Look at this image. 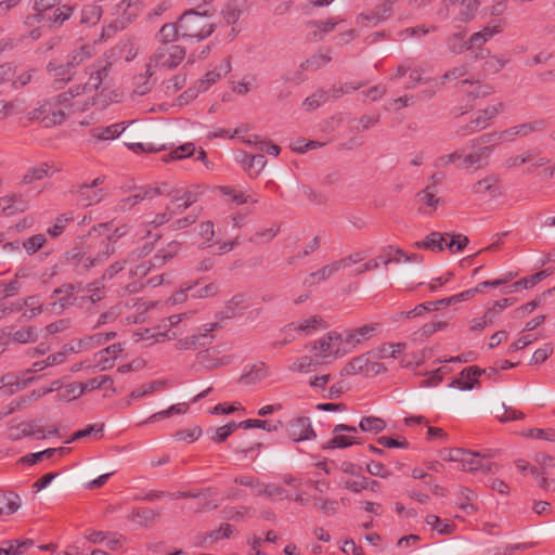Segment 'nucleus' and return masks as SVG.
Returning <instances> with one entry per match:
<instances>
[{
  "instance_id": "obj_1",
  "label": "nucleus",
  "mask_w": 555,
  "mask_h": 555,
  "mask_svg": "<svg viewBox=\"0 0 555 555\" xmlns=\"http://www.w3.org/2000/svg\"><path fill=\"white\" fill-rule=\"evenodd\" d=\"M104 225H93L87 234L79 236L74 247L66 251V261L78 274L104 263L114 253L115 246L104 231Z\"/></svg>"
},
{
  "instance_id": "obj_2",
  "label": "nucleus",
  "mask_w": 555,
  "mask_h": 555,
  "mask_svg": "<svg viewBox=\"0 0 555 555\" xmlns=\"http://www.w3.org/2000/svg\"><path fill=\"white\" fill-rule=\"evenodd\" d=\"M210 16L208 11L188 10L182 13L178 18L181 38L201 41L209 37L215 30Z\"/></svg>"
},
{
  "instance_id": "obj_3",
  "label": "nucleus",
  "mask_w": 555,
  "mask_h": 555,
  "mask_svg": "<svg viewBox=\"0 0 555 555\" xmlns=\"http://www.w3.org/2000/svg\"><path fill=\"white\" fill-rule=\"evenodd\" d=\"M344 336L341 333L332 331L312 344L311 352L317 358L340 357L348 352L343 349Z\"/></svg>"
},
{
  "instance_id": "obj_4",
  "label": "nucleus",
  "mask_w": 555,
  "mask_h": 555,
  "mask_svg": "<svg viewBox=\"0 0 555 555\" xmlns=\"http://www.w3.org/2000/svg\"><path fill=\"white\" fill-rule=\"evenodd\" d=\"M185 49L179 44H160L150 57L151 67L175 68L185 57Z\"/></svg>"
},
{
  "instance_id": "obj_5",
  "label": "nucleus",
  "mask_w": 555,
  "mask_h": 555,
  "mask_svg": "<svg viewBox=\"0 0 555 555\" xmlns=\"http://www.w3.org/2000/svg\"><path fill=\"white\" fill-rule=\"evenodd\" d=\"M499 371L500 370L496 365L490 366L487 369H480L477 365H472V366L463 369L462 372L460 373V377L453 379L449 384V387H451V388L457 387L461 390H470L476 386H478V387L480 386V382L478 379L479 376L485 374L489 378H495L496 375L499 374Z\"/></svg>"
},
{
  "instance_id": "obj_6",
  "label": "nucleus",
  "mask_w": 555,
  "mask_h": 555,
  "mask_svg": "<svg viewBox=\"0 0 555 555\" xmlns=\"http://www.w3.org/2000/svg\"><path fill=\"white\" fill-rule=\"evenodd\" d=\"M112 64L107 61H100L87 67L86 73L89 79L83 85H77L83 88V93H91L96 91L102 82L107 78Z\"/></svg>"
},
{
  "instance_id": "obj_7",
  "label": "nucleus",
  "mask_w": 555,
  "mask_h": 555,
  "mask_svg": "<svg viewBox=\"0 0 555 555\" xmlns=\"http://www.w3.org/2000/svg\"><path fill=\"white\" fill-rule=\"evenodd\" d=\"M447 5L454 20L468 23L475 18L479 8V0H447Z\"/></svg>"
},
{
  "instance_id": "obj_8",
  "label": "nucleus",
  "mask_w": 555,
  "mask_h": 555,
  "mask_svg": "<svg viewBox=\"0 0 555 555\" xmlns=\"http://www.w3.org/2000/svg\"><path fill=\"white\" fill-rule=\"evenodd\" d=\"M463 297H464V295L456 294L451 297L438 299L435 301H427L424 304H420L412 310L400 312L399 315L401 318H406V319L421 317V315L425 314L426 312L436 311V310L449 307L450 305L459 304V302H461V298H463Z\"/></svg>"
},
{
  "instance_id": "obj_9",
  "label": "nucleus",
  "mask_w": 555,
  "mask_h": 555,
  "mask_svg": "<svg viewBox=\"0 0 555 555\" xmlns=\"http://www.w3.org/2000/svg\"><path fill=\"white\" fill-rule=\"evenodd\" d=\"M287 435L295 442L311 440L317 437L311 421L307 416H299L289 421L287 424Z\"/></svg>"
},
{
  "instance_id": "obj_10",
  "label": "nucleus",
  "mask_w": 555,
  "mask_h": 555,
  "mask_svg": "<svg viewBox=\"0 0 555 555\" xmlns=\"http://www.w3.org/2000/svg\"><path fill=\"white\" fill-rule=\"evenodd\" d=\"M505 22L503 20H495L486 24L481 30L474 33L469 40L465 43L467 49L480 48L495 35L503 31Z\"/></svg>"
},
{
  "instance_id": "obj_11",
  "label": "nucleus",
  "mask_w": 555,
  "mask_h": 555,
  "mask_svg": "<svg viewBox=\"0 0 555 555\" xmlns=\"http://www.w3.org/2000/svg\"><path fill=\"white\" fill-rule=\"evenodd\" d=\"M385 371L383 364L377 362H370L365 356H359L349 361L343 369V375H354L363 373L365 375L378 374Z\"/></svg>"
},
{
  "instance_id": "obj_12",
  "label": "nucleus",
  "mask_w": 555,
  "mask_h": 555,
  "mask_svg": "<svg viewBox=\"0 0 555 555\" xmlns=\"http://www.w3.org/2000/svg\"><path fill=\"white\" fill-rule=\"evenodd\" d=\"M379 327V323H371L353 330H346L341 333L344 336V343L345 345L354 348L357 345L371 339Z\"/></svg>"
},
{
  "instance_id": "obj_13",
  "label": "nucleus",
  "mask_w": 555,
  "mask_h": 555,
  "mask_svg": "<svg viewBox=\"0 0 555 555\" xmlns=\"http://www.w3.org/2000/svg\"><path fill=\"white\" fill-rule=\"evenodd\" d=\"M103 182V179L98 177L90 184L83 183L77 186L75 191L78 196V202L82 206H91L98 204L104 196L102 189L94 190Z\"/></svg>"
},
{
  "instance_id": "obj_14",
  "label": "nucleus",
  "mask_w": 555,
  "mask_h": 555,
  "mask_svg": "<svg viewBox=\"0 0 555 555\" xmlns=\"http://www.w3.org/2000/svg\"><path fill=\"white\" fill-rule=\"evenodd\" d=\"M47 70L53 78L52 88L60 90L69 82L75 75V72L66 64L52 60L47 65Z\"/></svg>"
},
{
  "instance_id": "obj_15",
  "label": "nucleus",
  "mask_w": 555,
  "mask_h": 555,
  "mask_svg": "<svg viewBox=\"0 0 555 555\" xmlns=\"http://www.w3.org/2000/svg\"><path fill=\"white\" fill-rule=\"evenodd\" d=\"M231 68V57H224L217 67H215L212 70L207 72L204 78L197 81L198 91H207L214 83H216L223 76L230 73Z\"/></svg>"
},
{
  "instance_id": "obj_16",
  "label": "nucleus",
  "mask_w": 555,
  "mask_h": 555,
  "mask_svg": "<svg viewBox=\"0 0 555 555\" xmlns=\"http://www.w3.org/2000/svg\"><path fill=\"white\" fill-rule=\"evenodd\" d=\"M75 8L68 4H60L50 12H44L43 24L50 28L61 27L73 15Z\"/></svg>"
},
{
  "instance_id": "obj_17",
  "label": "nucleus",
  "mask_w": 555,
  "mask_h": 555,
  "mask_svg": "<svg viewBox=\"0 0 555 555\" xmlns=\"http://www.w3.org/2000/svg\"><path fill=\"white\" fill-rule=\"evenodd\" d=\"M472 191L474 194L478 195L488 194L491 198H496L503 195L502 188L499 185V178L494 175L477 181L473 185Z\"/></svg>"
},
{
  "instance_id": "obj_18",
  "label": "nucleus",
  "mask_w": 555,
  "mask_h": 555,
  "mask_svg": "<svg viewBox=\"0 0 555 555\" xmlns=\"http://www.w3.org/2000/svg\"><path fill=\"white\" fill-rule=\"evenodd\" d=\"M236 160L242 164L250 177L258 176L267 164V158L263 154L249 155L245 152H241Z\"/></svg>"
},
{
  "instance_id": "obj_19",
  "label": "nucleus",
  "mask_w": 555,
  "mask_h": 555,
  "mask_svg": "<svg viewBox=\"0 0 555 555\" xmlns=\"http://www.w3.org/2000/svg\"><path fill=\"white\" fill-rule=\"evenodd\" d=\"M393 3L392 0H384L382 3L376 4L371 12L359 14L358 21L362 24H364V22H374L376 24L387 20L392 14Z\"/></svg>"
},
{
  "instance_id": "obj_20",
  "label": "nucleus",
  "mask_w": 555,
  "mask_h": 555,
  "mask_svg": "<svg viewBox=\"0 0 555 555\" xmlns=\"http://www.w3.org/2000/svg\"><path fill=\"white\" fill-rule=\"evenodd\" d=\"M139 0H121L113 9V20H127L129 25L138 15Z\"/></svg>"
},
{
  "instance_id": "obj_21",
  "label": "nucleus",
  "mask_w": 555,
  "mask_h": 555,
  "mask_svg": "<svg viewBox=\"0 0 555 555\" xmlns=\"http://www.w3.org/2000/svg\"><path fill=\"white\" fill-rule=\"evenodd\" d=\"M547 127L545 119H538L529 122H525L518 126L511 127L505 130L506 138L515 139V137H527L528 134L537 131H543Z\"/></svg>"
},
{
  "instance_id": "obj_22",
  "label": "nucleus",
  "mask_w": 555,
  "mask_h": 555,
  "mask_svg": "<svg viewBox=\"0 0 555 555\" xmlns=\"http://www.w3.org/2000/svg\"><path fill=\"white\" fill-rule=\"evenodd\" d=\"M127 126L125 122H117L109 126H98L90 130V135L96 141H107L118 138Z\"/></svg>"
},
{
  "instance_id": "obj_23",
  "label": "nucleus",
  "mask_w": 555,
  "mask_h": 555,
  "mask_svg": "<svg viewBox=\"0 0 555 555\" xmlns=\"http://www.w3.org/2000/svg\"><path fill=\"white\" fill-rule=\"evenodd\" d=\"M483 457L479 452H472L468 450V455L462 460V469L467 472L482 470L485 473L493 472V467L496 466L493 463H483Z\"/></svg>"
},
{
  "instance_id": "obj_24",
  "label": "nucleus",
  "mask_w": 555,
  "mask_h": 555,
  "mask_svg": "<svg viewBox=\"0 0 555 555\" xmlns=\"http://www.w3.org/2000/svg\"><path fill=\"white\" fill-rule=\"evenodd\" d=\"M51 170L52 166L49 163H41L37 166H33L25 172L20 184L29 185L37 181H41L44 178L52 176L53 172Z\"/></svg>"
},
{
  "instance_id": "obj_25",
  "label": "nucleus",
  "mask_w": 555,
  "mask_h": 555,
  "mask_svg": "<svg viewBox=\"0 0 555 555\" xmlns=\"http://www.w3.org/2000/svg\"><path fill=\"white\" fill-rule=\"evenodd\" d=\"M417 203L420 204V211L423 214L434 211L441 203V198L436 196L435 185L427 186L416 195Z\"/></svg>"
},
{
  "instance_id": "obj_26",
  "label": "nucleus",
  "mask_w": 555,
  "mask_h": 555,
  "mask_svg": "<svg viewBox=\"0 0 555 555\" xmlns=\"http://www.w3.org/2000/svg\"><path fill=\"white\" fill-rule=\"evenodd\" d=\"M444 235L440 232L434 231L425 236L423 241L415 242L414 247L417 249H426L434 253H441L444 250L446 238Z\"/></svg>"
},
{
  "instance_id": "obj_27",
  "label": "nucleus",
  "mask_w": 555,
  "mask_h": 555,
  "mask_svg": "<svg viewBox=\"0 0 555 555\" xmlns=\"http://www.w3.org/2000/svg\"><path fill=\"white\" fill-rule=\"evenodd\" d=\"M180 248L181 243L177 241H171L170 243L167 244L166 247L158 250L157 254L154 255V257L150 261L151 266L154 268H159L164 266L166 262H168L179 254Z\"/></svg>"
},
{
  "instance_id": "obj_28",
  "label": "nucleus",
  "mask_w": 555,
  "mask_h": 555,
  "mask_svg": "<svg viewBox=\"0 0 555 555\" xmlns=\"http://www.w3.org/2000/svg\"><path fill=\"white\" fill-rule=\"evenodd\" d=\"M326 327H327L326 322L320 315H312L299 324H296L294 322L289 323L288 325L285 326L284 330L309 334L319 328H326Z\"/></svg>"
},
{
  "instance_id": "obj_29",
  "label": "nucleus",
  "mask_w": 555,
  "mask_h": 555,
  "mask_svg": "<svg viewBox=\"0 0 555 555\" xmlns=\"http://www.w3.org/2000/svg\"><path fill=\"white\" fill-rule=\"evenodd\" d=\"M504 109V104L502 102L486 107L485 109H480L477 113V116L473 118V124H475V128H479L480 130L485 129L489 124L488 121L495 118Z\"/></svg>"
},
{
  "instance_id": "obj_30",
  "label": "nucleus",
  "mask_w": 555,
  "mask_h": 555,
  "mask_svg": "<svg viewBox=\"0 0 555 555\" xmlns=\"http://www.w3.org/2000/svg\"><path fill=\"white\" fill-rule=\"evenodd\" d=\"M21 507V498L11 491H0V516L14 514Z\"/></svg>"
},
{
  "instance_id": "obj_31",
  "label": "nucleus",
  "mask_w": 555,
  "mask_h": 555,
  "mask_svg": "<svg viewBox=\"0 0 555 555\" xmlns=\"http://www.w3.org/2000/svg\"><path fill=\"white\" fill-rule=\"evenodd\" d=\"M269 372L267 365L263 362H260L258 364H254L248 372L244 373L240 377L238 382L243 385H254L267 378Z\"/></svg>"
},
{
  "instance_id": "obj_32",
  "label": "nucleus",
  "mask_w": 555,
  "mask_h": 555,
  "mask_svg": "<svg viewBox=\"0 0 555 555\" xmlns=\"http://www.w3.org/2000/svg\"><path fill=\"white\" fill-rule=\"evenodd\" d=\"M81 94H83V88L73 86L67 91L51 98L49 101L52 102V108L59 105H63L65 107H74L77 105V103H73V100Z\"/></svg>"
},
{
  "instance_id": "obj_33",
  "label": "nucleus",
  "mask_w": 555,
  "mask_h": 555,
  "mask_svg": "<svg viewBox=\"0 0 555 555\" xmlns=\"http://www.w3.org/2000/svg\"><path fill=\"white\" fill-rule=\"evenodd\" d=\"M179 37L181 38L179 21L164 24L157 34V40L160 44H170Z\"/></svg>"
},
{
  "instance_id": "obj_34",
  "label": "nucleus",
  "mask_w": 555,
  "mask_h": 555,
  "mask_svg": "<svg viewBox=\"0 0 555 555\" xmlns=\"http://www.w3.org/2000/svg\"><path fill=\"white\" fill-rule=\"evenodd\" d=\"M153 70L151 67V64L146 65V69L144 74H140L133 77V86H134V92L140 95H144L153 87V82L151 80L153 76Z\"/></svg>"
},
{
  "instance_id": "obj_35",
  "label": "nucleus",
  "mask_w": 555,
  "mask_h": 555,
  "mask_svg": "<svg viewBox=\"0 0 555 555\" xmlns=\"http://www.w3.org/2000/svg\"><path fill=\"white\" fill-rule=\"evenodd\" d=\"M551 274H552V269H545V270L539 271L532 275L522 278L519 281L512 284L511 292H515V291L519 289L520 287L525 288V289L532 288L534 285H537L539 282H541L542 280H544L545 278H547Z\"/></svg>"
},
{
  "instance_id": "obj_36",
  "label": "nucleus",
  "mask_w": 555,
  "mask_h": 555,
  "mask_svg": "<svg viewBox=\"0 0 555 555\" xmlns=\"http://www.w3.org/2000/svg\"><path fill=\"white\" fill-rule=\"evenodd\" d=\"M158 516L159 513L150 507H139L132 509L128 518L138 522L140 526L146 527L149 524L155 521Z\"/></svg>"
},
{
  "instance_id": "obj_37",
  "label": "nucleus",
  "mask_w": 555,
  "mask_h": 555,
  "mask_svg": "<svg viewBox=\"0 0 555 555\" xmlns=\"http://www.w3.org/2000/svg\"><path fill=\"white\" fill-rule=\"evenodd\" d=\"M17 429L20 430L13 438L20 439L21 437H36L38 439L46 438V433L43 427L38 424L36 421H30L28 423H22Z\"/></svg>"
},
{
  "instance_id": "obj_38",
  "label": "nucleus",
  "mask_w": 555,
  "mask_h": 555,
  "mask_svg": "<svg viewBox=\"0 0 555 555\" xmlns=\"http://www.w3.org/2000/svg\"><path fill=\"white\" fill-rule=\"evenodd\" d=\"M102 8L96 4L83 5L80 11L79 24L81 25H94L102 16Z\"/></svg>"
},
{
  "instance_id": "obj_39",
  "label": "nucleus",
  "mask_w": 555,
  "mask_h": 555,
  "mask_svg": "<svg viewBox=\"0 0 555 555\" xmlns=\"http://www.w3.org/2000/svg\"><path fill=\"white\" fill-rule=\"evenodd\" d=\"M237 426H240V428L243 429L260 428L267 431H276L279 430V428L283 427L284 424L282 421H278L276 423L273 424L269 421L249 418L240 422Z\"/></svg>"
},
{
  "instance_id": "obj_40",
  "label": "nucleus",
  "mask_w": 555,
  "mask_h": 555,
  "mask_svg": "<svg viewBox=\"0 0 555 555\" xmlns=\"http://www.w3.org/2000/svg\"><path fill=\"white\" fill-rule=\"evenodd\" d=\"M66 351H60L53 354H50L46 360L36 361L30 369L26 371V373H36L44 370L46 367L53 366L56 364H61L65 361Z\"/></svg>"
},
{
  "instance_id": "obj_41",
  "label": "nucleus",
  "mask_w": 555,
  "mask_h": 555,
  "mask_svg": "<svg viewBox=\"0 0 555 555\" xmlns=\"http://www.w3.org/2000/svg\"><path fill=\"white\" fill-rule=\"evenodd\" d=\"M62 0H34L33 10L35 14L33 18L35 22L40 23L44 16V12L52 11L55 7L60 5Z\"/></svg>"
},
{
  "instance_id": "obj_42",
  "label": "nucleus",
  "mask_w": 555,
  "mask_h": 555,
  "mask_svg": "<svg viewBox=\"0 0 555 555\" xmlns=\"http://www.w3.org/2000/svg\"><path fill=\"white\" fill-rule=\"evenodd\" d=\"M146 190H147L149 198H153L157 195H166L170 198L171 203L179 202V197H177L178 189L171 188L167 182H163L155 188L146 186Z\"/></svg>"
},
{
  "instance_id": "obj_43",
  "label": "nucleus",
  "mask_w": 555,
  "mask_h": 555,
  "mask_svg": "<svg viewBox=\"0 0 555 555\" xmlns=\"http://www.w3.org/2000/svg\"><path fill=\"white\" fill-rule=\"evenodd\" d=\"M362 431L379 434L386 428V422L377 416H365L360 421Z\"/></svg>"
},
{
  "instance_id": "obj_44",
  "label": "nucleus",
  "mask_w": 555,
  "mask_h": 555,
  "mask_svg": "<svg viewBox=\"0 0 555 555\" xmlns=\"http://www.w3.org/2000/svg\"><path fill=\"white\" fill-rule=\"evenodd\" d=\"M503 141H512V139L506 138L505 130L501 132L485 133L478 137L477 139L473 140L472 146H476L479 144H488L492 149V146L498 145Z\"/></svg>"
},
{
  "instance_id": "obj_45",
  "label": "nucleus",
  "mask_w": 555,
  "mask_h": 555,
  "mask_svg": "<svg viewBox=\"0 0 555 555\" xmlns=\"http://www.w3.org/2000/svg\"><path fill=\"white\" fill-rule=\"evenodd\" d=\"M490 153H491V147L483 146L470 154H467V155L462 154V158L459 159V160H461L460 167L461 168H469L470 166L479 163L481 160V158L488 157L490 155Z\"/></svg>"
},
{
  "instance_id": "obj_46",
  "label": "nucleus",
  "mask_w": 555,
  "mask_h": 555,
  "mask_svg": "<svg viewBox=\"0 0 555 555\" xmlns=\"http://www.w3.org/2000/svg\"><path fill=\"white\" fill-rule=\"evenodd\" d=\"M330 99H332L330 90H318L312 95L306 98L302 104L308 111H314Z\"/></svg>"
},
{
  "instance_id": "obj_47",
  "label": "nucleus",
  "mask_w": 555,
  "mask_h": 555,
  "mask_svg": "<svg viewBox=\"0 0 555 555\" xmlns=\"http://www.w3.org/2000/svg\"><path fill=\"white\" fill-rule=\"evenodd\" d=\"M86 292L90 293L89 296H85L81 298L83 301H90L95 304L100 301L104 297V284L101 279L93 281L86 285Z\"/></svg>"
},
{
  "instance_id": "obj_48",
  "label": "nucleus",
  "mask_w": 555,
  "mask_h": 555,
  "mask_svg": "<svg viewBox=\"0 0 555 555\" xmlns=\"http://www.w3.org/2000/svg\"><path fill=\"white\" fill-rule=\"evenodd\" d=\"M237 424L238 423L231 421L224 426L211 429L212 434L210 436V439L217 443L224 442L237 428H240Z\"/></svg>"
},
{
  "instance_id": "obj_49",
  "label": "nucleus",
  "mask_w": 555,
  "mask_h": 555,
  "mask_svg": "<svg viewBox=\"0 0 555 555\" xmlns=\"http://www.w3.org/2000/svg\"><path fill=\"white\" fill-rule=\"evenodd\" d=\"M426 524L429 525L434 530L440 534H450L454 531L455 525L452 521L443 522L440 517L436 515H427L425 519Z\"/></svg>"
},
{
  "instance_id": "obj_50",
  "label": "nucleus",
  "mask_w": 555,
  "mask_h": 555,
  "mask_svg": "<svg viewBox=\"0 0 555 555\" xmlns=\"http://www.w3.org/2000/svg\"><path fill=\"white\" fill-rule=\"evenodd\" d=\"M145 198H149L146 186L140 188L135 191V193L120 199L118 206L121 210H127L144 201Z\"/></svg>"
},
{
  "instance_id": "obj_51",
  "label": "nucleus",
  "mask_w": 555,
  "mask_h": 555,
  "mask_svg": "<svg viewBox=\"0 0 555 555\" xmlns=\"http://www.w3.org/2000/svg\"><path fill=\"white\" fill-rule=\"evenodd\" d=\"M60 298L50 304L49 310L53 313L60 314L76 301V297L69 293H60Z\"/></svg>"
},
{
  "instance_id": "obj_52",
  "label": "nucleus",
  "mask_w": 555,
  "mask_h": 555,
  "mask_svg": "<svg viewBox=\"0 0 555 555\" xmlns=\"http://www.w3.org/2000/svg\"><path fill=\"white\" fill-rule=\"evenodd\" d=\"M203 188L198 184H193L186 189H178V196L180 201H186L189 203H196L198 197L203 194Z\"/></svg>"
},
{
  "instance_id": "obj_53",
  "label": "nucleus",
  "mask_w": 555,
  "mask_h": 555,
  "mask_svg": "<svg viewBox=\"0 0 555 555\" xmlns=\"http://www.w3.org/2000/svg\"><path fill=\"white\" fill-rule=\"evenodd\" d=\"M501 285H504V280L483 281L479 283L475 288L466 289L459 295H464V297L461 298V301H465L473 298L476 294L482 293L483 288L486 287H499Z\"/></svg>"
},
{
  "instance_id": "obj_54",
  "label": "nucleus",
  "mask_w": 555,
  "mask_h": 555,
  "mask_svg": "<svg viewBox=\"0 0 555 555\" xmlns=\"http://www.w3.org/2000/svg\"><path fill=\"white\" fill-rule=\"evenodd\" d=\"M360 443H362V442L353 436L335 434V436L327 442V448L344 449V448H348L352 444H360Z\"/></svg>"
},
{
  "instance_id": "obj_55",
  "label": "nucleus",
  "mask_w": 555,
  "mask_h": 555,
  "mask_svg": "<svg viewBox=\"0 0 555 555\" xmlns=\"http://www.w3.org/2000/svg\"><path fill=\"white\" fill-rule=\"evenodd\" d=\"M90 56L91 53L89 49L82 46L78 50H75L70 54H68L67 61L65 63L74 70L77 66H79Z\"/></svg>"
},
{
  "instance_id": "obj_56",
  "label": "nucleus",
  "mask_w": 555,
  "mask_h": 555,
  "mask_svg": "<svg viewBox=\"0 0 555 555\" xmlns=\"http://www.w3.org/2000/svg\"><path fill=\"white\" fill-rule=\"evenodd\" d=\"M104 429V424H92L88 427L75 431L72 437L65 440V443H72L74 441L90 437L92 434H101Z\"/></svg>"
},
{
  "instance_id": "obj_57",
  "label": "nucleus",
  "mask_w": 555,
  "mask_h": 555,
  "mask_svg": "<svg viewBox=\"0 0 555 555\" xmlns=\"http://www.w3.org/2000/svg\"><path fill=\"white\" fill-rule=\"evenodd\" d=\"M47 240L43 234H35L24 241L22 246L25 248L28 255H34L44 246Z\"/></svg>"
},
{
  "instance_id": "obj_58",
  "label": "nucleus",
  "mask_w": 555,
  "mask_h": 555,
  "mask_svg": "<svg viewBox=\"0 0 555 555\" xmlns=\"http://www.w3.org/2000/svg\"><path fill=\"white\" fill-rule=\"evenodd\" d=\"M73 220L74 217L72 215L63 214L59 216L55 219L53 227L48 229V234L53 238L59 237L65 231L67 223L72 222Z\"/></svg>"
},
{
  "instance_id": "obj_59",
  "label": "nucleus",
  "mask_w": 555,
  "mask_h": 555,
  "mask_svg": "<svg viewBox=\"0 0 555 555\" xmlns=\"http://www.w3.org/2000/svg\"><path fill=\"white\" fill-rule=\"evenodd\" d=\"M194 152L195 145L193 143H185L171 151L166 157H164V162H168L169 159L175 160L186 158L192 156Z\"/></svg>"
},
{
  "instance_id": "obj_60",
  "label": "nucleus",
  "mask_w": 555,
  "mask_h": 555,
  "mask_svg": "<svg viewBox=\"0 0 555 555\" xmlns=\"http://www.w3.org/2000/svg\"><path fill=\"white\" fill-rule=\"evenodd\" d=\"M16 203H23L21 196L16 194L0 198V207L2 208V211L8 216L15 214L17 210H23V208L15 206Z\"/></svg>"
},
{
  "instance_id": "obj_61",
  "label": "nucleus",
  "mask_w": 555,
  "mask_h": 555,
  "mask_svg": "<svg viewBox=\"0 0 555 555\" xmlns=\"http://www.w3.org/2000/svg\"><path fill=\"white\" fill-rule=\"evenodd\" d=\"M461 495L463 496L464 501L459 503V507L464 511L466 514H472L476 512L475 505L472 503L476 499V494L474 491H472L468 488H461L460 490Z\"/></svg>"
},
{
  "instance_id": "obj_62",
  "label": "nucleus",
  "mask_w": 555,
  "mask_h": 555,
  "mask_svg": "<svg viewBox=\"0 0 555 555\" xmlns=\"http://www.w3.org/2000/svg\"><path fill=\"white\" fill-rule=\"evenodd\" d=\"M313 505L320 508L326 516H333L338 511V502L335 500L319 498L313 500Z\"/></svg>"
},
{
  "instance_id": "obj_63",
  "label": "nucleus",
  "mask_w": 555,
  "mask_h": 555,
  "mask_svg": "<svg viewBox=\"0 0 555 555\" xmlns=\"http://www.w3.org/2000/svg\"><path fill=\"white\" fill-rule=\"evenodd\" d=\"M450 372V369L447 366H440L437 370H435L428 378H425L421 382V387H434L439 385L442 380L446 374Z\"/></svg>"
},
{
  "instance_id": "obj_64",
  "label": "nucleus",
  "mask_w": 555,
  "mask_h": 555,
  "mask_svg": "<svg viewBox=\"0 0 555 555\" xmlns=\"http://www.w3.org/2000/svg\"><path fill=\"white\" fill-rule=\"evenodd\" d=\"M37 330L34 326H28L25 328H21L13 333V340L21 343V344H27L35 341L37 339Z\"/></svg>"
}]
</instances>
